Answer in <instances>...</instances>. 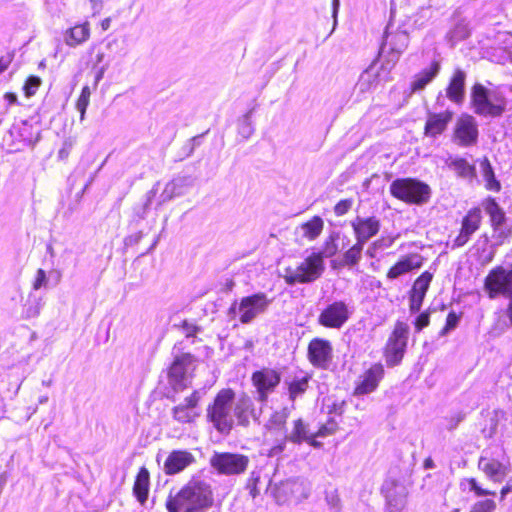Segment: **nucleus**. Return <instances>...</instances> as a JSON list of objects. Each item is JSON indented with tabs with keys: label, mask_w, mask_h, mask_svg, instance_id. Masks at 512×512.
<instances>
[{
	"label": "nucleus",
	"mask_w": 512,
	"mask_h": 512,
	"mask_svg": "<svg viewBox=\"0 0 512 512\" xmlns=\"http://www.w3.org/2000/svg\"><path fill=\"white\" fill-rule=\"evenodd\" d=\"M214 504L211 485L192 477L181 489H171L165 507L168 512H207Z\"/></svg>",
	"instance_id": "f257e3e1"
},
{
	"label": "nucleus",
	"mask_w": 512,
	"mask_h": 512,
	"mask_svg": "<svg viewBox=\"0 0 512 512\" xmlns=\"http://www.w3.org/2000/svg\"><path fill=\"white\" fill-rule=\"evenodd\" d=\"M234 400L235 392L232 389H222L206 409L207 421L222 435L230 434L233 429L234 419L231 411Z\"/></svg>",
	"instance_id": "f03ea898"
},
{
	"label": "nucleus",
	"mask_w": 512,
	"mask_h": 512,
	"mask_svg": "<svg viewBox=\"0 0 512 512\" xmlns=\"http://www.w3.org/2000/svg\"><path fill=\"white\" fill-rule=\"evenodd\" d=\"M481 207L489 217V224L492 229L491 238L493 247H500L510 243L512 238V221L508 218L504 208L497 199L487 196L481 200Z\"/></svg>",
	"instance_id": "7ed1b4c3"
},
{
	"label": "nucleus",
	"mask_w": 512,
	"mask_h": 512,
	"mask_svg": "<svg viewBox=\"0 0 512 512\" xmlns=\"http://www.w3.org/2000/svg\"><path fill=\"white\" fill-rule=\"evenodd\" d=\"M325 270V262L321 252H312L295 267L284 269L283 279L289 286L311 284L318 280Z\"/></svg>",
	"instance_id": "20e7f679"
},
{
	"label": "nucleus",
	"mask_w": 512,
	"mask_h": 512,
	"mask_svg": "<svg viewBox=\"0 0 512 512\" xmlns=\"http://www.w3.org/2000/svg\"><path fill=\"white\" fill-rule=\"evenodd\" d=\"M390 194L410 205H424L429 202L432 190L424 181L413 178H396L389 187Z\"/></svg>",
	"instance_id": "39448f33"
},
{
	"label": "nucleus",
	"mask_w": 512,
	"mask_h": 512,
	"mask_svg": "<svg viewBox=\"0 0 512 512\" xmlns=\"http://www.w3.org/2000/svg\"><path fill=\"white\" fill-rule=\"evenodd\" d=\"M318 310L317 324L319 326L340 330L351 319L355 307L351 300L328 298Z\"/></svg>",
	"instance_id": "423d86ee"
},
{
	"label": "nucleus",
	"mask_w": 512,
	"mask_h": 512,
	"mask_svg": "<svg viewBox=\"0 0 512 512\" xmlns=\"http://www.w3.org/2000/svg\"><path fill=\"white\" fill-rule=\"evenodd\" d=\"M409 40V34L406 30L400 28L393 30V25L389 23L383 34V41L378 55L379 59L384 60L387 65L394 68L400 56L407 49Z\"/></svg>",
	"instance_id": "0eeeda50"
},
{
	"label": "nucleus",
	"mask_w": 512,
	"mask_h": 512,
	"mask_svg": "<svg viewBox=\"0 0 512 512\" xmlns=\"http://www.w3.org/2000/svg\"><path fill=\"white\" fill-rule=\"evenodd\" d=\"M410 327L397 320L383 348V357L387 367L394 368L402 363L407 351Z\"/></svg>",
	"instance_id": "6e6552de"
},
{
	"label": "nucleus",
	"mask_w": 512,
	"mask_h": 512,
	"mask_svg": "<svg viewBox=\"0 0 512 512\" xmlns=\"http://www.w3.org/2000/svg\"><path fill=\"white\" fill-rule=\"evenodd\" d=\"M483 289L491 300L503 297L512 303V265L492 268L484 279Z\"/></svg>",
	"instance_id": "1a4fd4ad"
},
{
	"label": "nucleus",
	"mask_w": 512,
	"mask_h": 512,
	"mask_svg": "<svg viewBox=\"0 0 512 512\" xmlns=\"http://www.w3.org/2000/svg\"><path fill=\"white\" fill-rule=\"evenodd\" d=\"M471 102L475 113L482 116L498 117L505 110V100L496 92H492L480 83L471 90Z\"/></svg>",
	"instance_id": "9d476101"
},
{
	"label": "nucleus",
	"mask_w": 512,
	"mask_h": 512,
	"mask_svg": "<svg viewBox=\"0 0 512 512\" xmlns=\"http://www.w3.org/2000/svg\"><path fill=\"white\" fill-rule=\"evenodd\" d=\"M282 375L277 369L264 367L251 375L252 385L256 389V400L265 406L272 394L281 383Z\"/></svg>",
	"instance_id": "9b49d317"
},
{
	"label": "nucleus",
	"mask_w": 512,
	"mask_h": 512,
	"mask_svg": "<svg viewBox=\"0 0 512 512\" xmlns=\"http://www.w3.org/2000/svg\"><path fill=\"white\" fill-rule=\"evenodd\" d=\"M249 457L239 453L214 452L210 458V465L220 475H240L249 465Z\"/></svg>",
	"instance_id": "f8f14e48"
},
{
	"label": "nucleus",
	"mask_w": 512,
	"mask_h": 512,
	"mask_svg": "<svg viewBox=\"0 0 512 512\" xmlns=\"http://www.w3.org/2000/svg\"><path fill=\"white\" fill-rule=\"evenodd\" d=\"M392 69V66L387 65L384 60H380L378 57L361 73L356 89L360 93H366L374 89L380 82L391 81L390 73Z\"/></svg>",
	"instance_id": "ddd939ff"
},
{
	"label": "nucleus",
	"mask_w": 512,
	"mask_h": 512,
	"mask_svg": "<svg viewBox=\"0 0 512 512\" xmlns=\"http://www.w3.org/2000/svg\"><path fill=\"white\" fill-rule=\"evenodd\" d=\"M272 303L264 292H257L245 297L239 301V321L241 324H250L258 315L267 311Z\"/></svg>",
	"instance_id": "4468645a"
},
{
	"label": "nucleus",
	"mask_w": 512,
	"mask_h": 512,
	"mask_svg": "<svg viewBox=\"0 0 512 512\" xmlns=\"http://www.w3.org/2000/svg\"><path fill=\"white\" fill-rule=\"evenodd\" d=\"M196 358L191 353L176 355L168 370L169 384L175 392L187 386V374L195 367Z\"/></svg>",
	"instance_id": "2eb2a0df"
},
{
	"label": "nucleus",
	"mask_w": 512,
	"mask_h": 512,
	"mask_svg": "<svg viewBox=\"0 0 512 512\" xmlns=\"http://www.w3.org/2000/svg\"><path fill=\"white\" fill-rule=\"evenodd\" d=\"M479 130L475 118L462 114L456 121L453 131V141L460 147H470L478 142Z\"/></svg>",
	"instance_id": "dca6fc26"
},
{
	"label": "nucleus",
	"mask_w": 512,
	"mask_h": 512,
	"mask_svg": "<svg viewBox=\"0 0 512 512\" xmlns=\"http://www.w3.org/2000/svg\"><path fill=\"white\" fill-rule=\"evenodd\" d=\"M233 416L237 420V424L242 427H248L253 420L254 423L261 424V414L264 406L261 405L256 409L253 399L246 393H241L236 401L234 400Z\"/></svg>",
	"instance_id": "f3484780"
},
{
	"label": "nucleus",
	"mask_w": 512,
	"mask_h": 512,
	"mask_svg": "<svg viewBox=\"0 0 512 512\" xmlns=\"http://www.w3.org/2000/svg\"><path fill=\"white\" fill-rule=\"evenodd\" d=\"M307 356L314 367L326 370L333 360V346L327 339L313 338L308 344Z\"/></svg>",
	"instance_id": "a211bd4d"
},
{
	"label": "nucleus",
	"mask_w": 512,
	"mask_h": 512,
	"mask_svg": "<svg viewBox=\"0 0 512 512\" xmlns=\"http://www.w3.org/2000/svg\"><path fill=\"white\" fill-rule=\"evenodd\" d=\"M388 512H402L406 506L408 491L405 485L396 479H386L381 487Z\"/></svg>",
	"instance_id": "6ab92c4d"
},
{
	"label": "nucleus",
	"mask_w": 512,
	"mask_h": 512,
	"mask_svg": "<svg viewBox=\"0 0 512 512\" xmlns=\"http://www.w3.org/2000/svg\"><path fill=\"white\" fill-rule=\"evenodd\" d=\"M385 369L382 363H375L371 365L356 382L353 395L362 396L368 395L379 386V383L384 378Z\"/></svg>",
	"instance_id": "aec40b11"
},
{
	"label": "nucleus",
	"mask_w": 512,
	"mask_h": 512,
	"mask_svg": "<svg viewBox=\"0 0 512 512\" xmlns=\"http://www.w3.org/2000/svg\"><path fill=\"white\" fill-rule=\"evenodd\" d=\"M357 242L366 245V243L376 236L380 231V220L376 216L362 217L357 216L350 222Z\"/></svg>",
	"instance_id": "412c9836"
},
{
	"label": "nucleus",
	"mask_w": 512,
	"mask_h": 512,
	"mask_svg": "<svg viewBox=\"0 0 512 512\" xmlns=\"http://www.w3.org/2000/svg\"><path fill=\"white\" fill-rule=\"evenodd\" d=\"M310 380L311 375L303 370L287 375L283 385L287 390L289 401L294 403L298 398H301L306 393Z\"/></svg>",
	"instance_id": "4be33fe9"
},
{
	"label": "nucleus",
	"mask_w": 512,
	"mask_h": 512,
	"mask_svg": "<svg viewBox=\"0 0 512 512\" xmlns=\"http://www.w3.org/2000/svg\"><path fill=\"white\" fill-rule=\"evenodd\" d=\"M196 178L191 175H178L169 181L161 194L158 204L166 203L176 197L184 195L194 185Z\"/></svg>",
	"instance_id": "5701e85b"
},
{
	"label": "nucleus",
	"mask_w": 512,
	"mask_h": 512,
	"mask_svg": "<svg viewBox=\"0 0 512 512\" xmlns=\"http://www.w3.org/2000/svg\"><path fill=\"white\" fill-rule=\"evenodd\" d=\"M432 278L433 275L425 271L414 281L409 294V311L411 314H417L421 310Z\"/></svg>",
	"instance_id": "b1692460"
},
{
	"label": "nucleus",
	"mask_w": 512,
	"mask_h": 512,
	"mask_svg": "<svg viewBox=\"0 0 512 512\" xmlns=\"http://www.w3.org/2000/svg\"><path fill=\"white\" fill-rule=\"evenodd\" d=\"M446 165L458 179L468 184L480 183L475 164L470 163L466 158L458 155L450 156L446 160Z\"/></svg>",
	"instance_id": "393cba45"
},
{
	"label": "nucleus",
	"mask_w": 512,
	"mask_h": 512,
	"mask_svg": "<svg viewBox=\"0 0 512 512\" xmlns=\"http://www.w3.org/2000/svg\"><path fill=\"white\" fill-rule=\"evenodd\" d=\"M195 461L194 455L189 451L173 450L166 458L163 470L168 475H175L184 471L188 466L195 463Z\"/></svg>",
	"instance_id": "a878e982"
},
{
	"label": "nucleus",
	"mask_w": 512,
	"mask_h": 512,
	"mask_svg": "<svg viewBox=\"0 0 512 512\" xmlns=\"http://www.w3.org/2000/svg\"><path fill=\"white\" fill-rule=\"evenodd\" d=\"M453 25L446 34V38L451 46H455L458 42L467 39L471 34L469 21L462 15L460 8L456 9L452 14Z\"/></svg>",
	"instance_id": "bb28decb"
},
{
	"label": "nucleus",
	"mask_w": 512,
	"mask_h": 512,
	"mask_svg": "<svg viewBox=\"0 0 512 512\" xmlns=\"http://www.w3.org/2000/svg\"><path fill=\"white\" fill-rule=\"evenodd\" d=\"M441 63L439 60L434 59L429 66L424 67L421 71L415 74L410 83V90L412 93H417L424 90L440 73Z\"/></svg>",
	"instance_id": "cd10ccee"
},
{
	"label": "nucleus",
	"mask_w": 512,
	"mask_h": 512,
	"mask_svg": "<svg viewBox=\"0 0 512 512\" xmlns=\"http://www.w3.org/2000/svg\"><path fill=\"white\" fill-rule=\"evenodd\" d=\"M453 118V112L446 110L441 113H430L425 123L424 134L431 138H437L447 128Z\"/></svg>",
	"instance_id": "c85d7f7f"
},
{
	"label": "nucleus",
	"mask_w": 512,
	"mask_h": 512,
	"mask_svg": "<svg viewBox=\"0 0 512 512\" xmlns=\"http://www.w3.org/2000/svg\"><path fill=\"white\" fill-rule=\"evenodd\" d=\"M465 82V71L460 68H456L446 88V97L455 104H462L466 93Z\"/></svg>",
	"instance_id": "c756f323"
},
{
	"label": "nucleus",
	"mask_w": 512,
	"mask_h": 512,
	"mask_svg": "<svg viewBox=\"0 0 512 512\" xmlns=\"http://www.w3.org/2000/svg\"><path fill=\"white\" fill-rule=\"evenodd\" d=\"M90 24L85 21L75 24L64 32V42L67 46L75 48L85 43L90 38Z\"/></svg>",
	"instance_id": "7c9ffc66"
},
{
	"label": "nucleus",
	"mask_w": 512,
	"mask_h": 512,
	"mask_svg": "<svg viewBox=\"0 0 512 512\" xmlns=\"http://www.w3.org/2000/svg\"><path fill=\"white\" fill-rule=\"evenodd\" d=\"M265 479H267L266 492H270L277 503L281 504L286 502L292 492L294 481L286 479L273 484V480L269 475H265Z\"/></svg>",
	"instance_id": "2f4dec72"
},
{
	"label": "nucleus",
	"mask_w": 512,
	"mask_h": 512,
	"mask_svg": "<svg viewBox=\"0 0 512 512\" xmlns=\"http://www.w3.org/2000/svg\"><path fill=\"white\" fill-rule=\"evenodd\" d=\"M477 162L479 163L480 173L486 190L496 193L500 192L502 185L495 175V171L490 160L485 156L478 159Z\"/></svg>",
	"instance_id": "473e14b6"
},
{
	"label": "nucleus",
	"mask_w": 512,
	"mask_h": 512,
	"mask_svg": "<svg viewBox=\"0 0 512 512\" xmlns=\"http://www.w3.org/2000/svg\"><path fill=\"white\" fill-rule=\"evenodd\" d=\"M149 487V472L145 467H142L136 476L133 486V495L141 506H145L148 501Z\"/></svg>",
	"instance_id": "72a5a7b5"
},
{
	"label": "nucleus",
	"mask_w": 512,
	"mask_h": 512,
	"mask_svg": "<svg viewBox=\"0 0 512 512\" xmlns=\"http://www.w3.org/2000/svg\"><path fill=\"white\" fill-rule=\"evenodd\" d=\"M418 258L417 255H409L399 259L388 271V279H397L398 277L414 270L419 269L421 266L420 262H415Z\"/></svg>",
	"instance_id": "f704fd0d"
},
{
	"label": "nucleus",
	"mask_w": 512,
	"mask_h": 512,
	"mask_svg": "<svg viewBox=\"0 0 512 512\" xmlns=\"http://www.w3.org/2000/svg\"><path fill=\"white\" fill-rule=\"evenodd\" d=\"M478 467L494 481H501L505 476V466L496 459L481 456L478 461Z\"/></svg>",
	"instance_id": "c9c22d12"
},
{
	"label": "nucleus",
	"mask_w": 512,
	"mask_h": 512,
	"mask_svg": "<svg viewBox=\"0 0 512 512\" xmlns=\"http://www.w3.org/2000/svg\"><path fill=\"white\" fill-rule=\"evenodd\" d=\"M290 415L288 407H282L274 410L268 420L265 422L264 427L271 433L285 432L286 422Z\"/></svg>",
	"instance_id": "e433bc0d"
},
{
	"label": "nucleus",
	"mask_w": 512,
	"mask_h": 512,
	"mask_svg": "<svg viewBox=\"0 0 512 512\" xmlns=\"http://www.w3.org/2000/svg\"><path fill=\"white\" fill-rule=\"evenodd\" d=\"M287 439L294 445L303 444L310 435L311 431L309 424L306 423L302 418H298L292 422V428L290 431L285 429Z\"/></svg>",
	"instance_id": "4c0bfd02"
},
{
	"label": "nucleus",
	"mask_w": 512,
	"mask_h": 512,
	"mask_svg": "<svg viewBox=\"0 0 512 512\" xmlns=\"http://www.w3.org/2000/svg\"><path fill=\"white\" fill-rule=\"evenodd\" d=\"M482 211L483 208L481 207V204L469 209L466 215L462 218L461 229L470 235H473L478 231L483 219Z\"/></svg>",
	"instance_id": "58836bf2"
},
{
	"label": "nucleus",
	"mask_w": 512,
	"mask_h": 512,
	"mask_svg": "<svg viewBox=\"0 0 512 512\" xmlns=\"http://www.w3.org/2000/svg\"><path fill=\"white\" fill-rule=\"evenodd\" d=\"M363 244L356 241V243L346 250L339 261V265L342 267L353 268L359 264L362 259V252L364 249Z\"/></svg>",
	"instance_id": "ea45409f"
},
{
	"label": "nucleus",
	"mask_w": 512,
	"mask_h": 512,
	"mask_svg": "<svg viewBox=\"0 0 512 512\" xmlns=\"http://www.w3.org/2000/svg\"><path fill=\"white\" fill-rule=\"evenodd\" d=\"M303 237L309 240H315L323 231L324 221L320 216H313L307 222H304L300 226Z\"/></svg>",
	"instance_id": "a19ab883"
},
{
	"label": "nucleus",
	"mask_w": 512,
	"mask_h": 512,
	"mask_svg": "<svg viewBox=\"0 0 512 512\" xmlns=\"http://www.w3.org/2000/svg\"><path fill=\"white\" fill-rule=\"evenodd\" d=\"M173 418L180 423H190L194 418L198 417L199 414L188 405L181 403L175 406L172 410Z\"/></svg>",
	"instance_id": "79ce46f5"
},
{
	"label": "nucleus",
	"mask_w": 512,
	"mask_h": 512,
	"mask_svg": "<svg viewBox=\"0 0 512 512\" xmlns=\"http://www.w3.org/2000/svg\"><path fill=\"white\" fill-rule=\"evenodd\" d=\"M92 91L88 85L82 87L78 98L75 101V108L80 113V121H83L86 116L87 108L90 104Z\"/></svg>",
	"instance_id": "37998d69"
},
{
	"label": "nucleus",
	"mask_w": 512,
	"mask_h": 512,
	"mask_svg": "<svg viewBox=\"0 0 512 512\" xmlns=\"http://www.w3.org/2000/svg\"><path fill=\"white\" fill-rule=\"evenodd\" d=\"M460 487L463 491L469 490L476 494L478 497L494 496L495 492L487 489H483L475 478H466L460 483Z\"/></svg>",
	"instance_id": "c03bdc74"
},
{
	"label": "nucleus",
	"mask_w": 512,
	"mask_h": 512,
	"mask_svg": "<svg viewBox=\"0 0 512 512\" xmlns=\"http://www.w3.org/2000/svg\"><path fill=\"white\" fill-rule=\"evenodd\" d=\"M254 109H250L238 123V133L244 138L248 139L254 133V125L252 123V114Z\"/></svg>",
	"instance_id": "a18cd8bd"
},
{
	"label": "nucleus",
	"mask_w": 512,
	"mask_h": 512,
	"mask_svg": "<svg viewBox=\"0 0 512 512\" xmlns=\"http://www.w3.org/2000/svg\"><path fill=\"white\" fill-rule=\"evenodd\" d=\"M340 237L339 232H332L329 237L325 240L323 251H320L325 257H332L338 252L337 241Z\"/></svg>",
	"instance_id": "49530a36"
},
{
	"label": "nucleus",
	"mask_w": 512,
	"mask_h": 512,
	"mask_svg": "<svg viewBox=\"0 0 512 512\" xmlns=\"http://www.w3.org/2000/svg\"><path fill=\"white\" fill-rule=\"evenodd\" d=\"M203 139L204 134H199L190 138L181 149V158L184 159L190 157L194 153L195 149L202 145Z\"/></svg>",
	"instance_id": "de8ad7c7"
},
{
	"label": "nucleus",
	"mask_w": 512,
	"mask_h": 512,
	"mask_svg": "<svg viewBox=\"0 0 512 512\" xmlns=\"http://www.w3.org/2000/svg\"><path fill=\"white\" fill-rule=\"evenodd\" d=\"M42 84V79L36 75H29L23 85V92L27 98L36 94Z\"/></svg>",
	"instance_id": "09e8293b"
},
{
	"label": "nucleus",
	"mask_w": 512,
	"mask_h": 512,
	"mask_svg": "<svg viewBox=\"0 0 512 512\" xmlns=\"http://www.w3.org/2000/svg\"><path fill=\"white\" fill-rule=\"evenodd\" d=\"M461 319V315L457 314L455 311H450L446 317V323L444 327L440 331V336H446L451 331L455 330L459 325Z\"/></svg>",
	"instance_id": "8fccbe9b"
},
{
	"label": "nucleus",
	"mask_w": 512,
	"mask_h": 512,
	"mask_svg": "<svg viewBox=\"0 0 512 512\" xmlns=\"http://www.w3.org/2000/svg\"><path fill=\"white\" fill-rule=\"evenodd\" d=\"M432 309L428 308L427 310L423 312H418V315L415 317L413 321V325L415 328V332L419 333L424 328H426L430 324V316H431Z\"/></svg>",
	"instance_id": "3c124183"
},
{
	"label": "nucleus",
	"mask_w": 512,
	"mask_h": 512,
	"mask_svg": "<svg viewBox=\"0 0 512 512\" xmlns=\"http://www.w3.org/2000/svg\"><path fill=\"white\" fill-rule=\"evenodd\" d=\"M261 481V475L259 471H253L247 480L246 489L249 491L250 496L255 499L260 494L258 484Z\"/></svg>",
	"instance_id": "603ef678"
},
{
	"label": "nucleus",
	"mask_w": 512,
	"mask_h": 512,
	"mask_svg": "<svg viewBox=\"0 0 512 512\" xmlns=\"http://www.w3.org/2000/svg\"><path fill=\"white\" fill-rule=\"evenodd\" d=\"M345 404V401H338L336 399H332L331 397H328L324 402L328 414H335L338 416H341L344 413Z\"/></svg>",
	"instance_id": "864d4df0"
},
{
	"label": "nucleus",
	"mask_w": 512,
	"mask_h": 512,
	"mask_svg": "<svg viewBox=\"0 0 512 512\" xmlns=\"http://www.w3.org/2000/svg\"><path fill=\"white\" fill-rule=\"evenodd\" d=\"M338 428V423L333 418H329L328 421L319 427V429L315 432V436H319L321 438H325L329 435H332Z\"/></svg>",
	"instance_id": "5fc2aeb1"
},
{
	"label": "nucleus",
	"mask_w": 512,
	"mask_h": 512,
	"mask_svg": "<svg viewBox=\"0 0 512 512\" xmlns=\"http://www.w3.org/2000/svg\"><path fill=\"white\" fill-rule=\"evenodd\" d=\"M179 327L181 328L182 332L185 334V337L188 339L195 338L196 335L202 331L201 327L197 326L193 322H189L186 319L181 321Z\"/></svg>",
	"instance_id": "6e6d98bb"
},
{
	"label": "nucleus",
	"mask_w": 512,
	"mask_h": 512,
	"mask_svg": "<svg viewBox=\"0 0 512 512\" xmlns=\"http://www.w3.org/2000/svg\"><path fill=\"white\" fill-rule=\"evenodd\" d=\"M492 238L487 233L481 234L473 245V249L476 253H484L490 249Z\"/></svg>",
	"instance_id": "4d7b16f0"
},
{
	"label": "nucleus",
	"mask_w": 512,
	"mask_h": 512,
	"mask_svg": "<svg viewBox=\"0 0 512 512\" xmlns=\"http://www.w3.org/2000/svg\"><path fill=\"white\" fill-rule=\"evenodd\" d=\"M391 244H392V240H386V239L376 240L369 245V247L367 248L366 254L369 257L374 258L376 255V252L378 250L388 248Z\"/></svg>",
	"instance_id": "13d9d810"
},
{
	"label": "nucleus",
	"mask_w": 512,
	"mask_h": 512,
	"mask_svg": "<svg viewBox=\"0 0 512 512\" xmlns=\"http://www.w3.org/2000/svg\"><path fill=\"white\" fill-rule=\"evenodd\" d=\"M495 509V501L492 499H486L476 502L470 512H494Z\"/></svg>",
	"instance_id": "bf43d9fd"
},
{
	"label": "nucleus",
	"mask_w": 512,
	"mask_h": 512,
	"mask_svg": "<svg viewBox=\"0 0 512 512\" xmlns=\"http://www.w3.org/2000/svg\"><path fill=\"white\" fill-rule=\"evenodd\" d=\"M354 200L352 198L342 199L334 206L336 216H343L352 208Z\"/></svg>",
	"instance_id": "052dcab7"
},
{
	"label": "nucleus",
	"mask_w": 512,
	"mask_h": 512,
	"mask_svg": "<svg viewBox=\"0 0 512 512\" xmlns=\"http://www.w3.org/2000/svg\"><path fill=\"white\" fill-rule=\"evenodd\" d=\"M325 501L327 503V505L333 509L334 511L336 512H339L340 509H341V500L337 494L336 491H330V492H326L325 494Z\"/></svg>",
	"instance_id": "680f3d73"
},
{
	"label": "nucleus",
	"mask_w": 512,
	"mask_h": 512,
	"mask_svg": "<svg viewBox=\"0 0 512 512\" xmlns=\"http://www.w3.org/2000/svg\"><path fill=\"white\" fill-rule=\"evenodd\" d=\"M471 237L472 235L460 229L459 234L453 239L451 243V249L455 250L457 248L463 247L469 242Z\"/></svg>",
	"instance_id": "e2e57ef3"
},
{
	"label": "nucleus",
	"mask_w": 512,
	"mask_h": 512,
	"mask_svg": "<svg viewBox=\"0 0 512 512\" xmlns=\"http://www.w3.org/2000/svg\"><path fill=\"white\" fill-rule=\"evenodd\" d=\"M465 417H466V413H464L462 411H459V412L451 415L450 417L447 418V421H448L447 429L454 430L459 425V423H461L465 419Z\"/></svg>",
	"instance_id": "0e129e2a"
},
{
	"label": "nucleus",
	"mask_w": 512,
	"mask_h": 512,
	"mask_svg": "<svg viewBox=\"0 0 512 512\" xmlns=\"http://www.w3.org/2000/svg\"><path fill=\"white\" fill-rule=\"evenodd\" d=\"M14 56L15 54L13 51H9L6 54L0 56V74L9 68L14 60Z\"/></svg>",
	"instance_id": "69168bd1"
},
{
	"label": "nucleus",
	"mask_w": 512,
	"mask_h": 512,
	"mask_svg": "<svg viewBox=\"0 0 512 512\" xmlns=\"http://www.w3.org/2000/svg\"><path fill=\"white\" fill-rule=\"evenodd\" d=\"M74 142L71 139H67L63 142L62 147L58 151V158L62 161L66 160L72 150Z\"/></svg>",
	"instance_id": "338daca9"
},
{
	"label": "nucleus",
	"mask_w": 512,
	"mask_h": 512,
	"mask_svg": "<svg viewBox=\"0 0 512 512\" xmlns=\"http://www.w3.org/2000/svg\"><path fill=\"white\" fill-rule=\"evenodd\" d=\"M46 283H47L46 272L43 269L39 268L36 272V276L33 281L32 287L34 290H39Z\"/></svg>",
	"instance_id": "774afa93"
}]
</instances>
